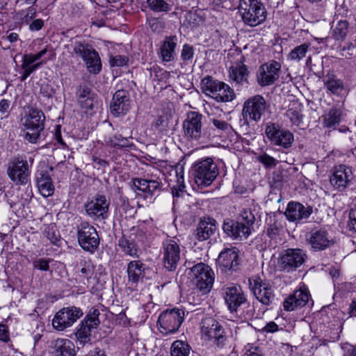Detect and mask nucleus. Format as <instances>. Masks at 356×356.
Masks as SVG:
<instances>
[{
    "mask_svg": "<svg viewBox=\"0 0 356 356\" xmlns=\"http://www.w3.org/2000/svg\"><path fill=\"white\" fill-rule=\"evenodd\" d=\"M72 56L81 57L85 62L90 73L98 74L102 69V63L98 53L88 44L81 42L75 39L67 45Z\"/></svg>",
    "mask_w": 356,
    "mask_h": 356,
    "instance_id": "1",
    "label": "nucleus"
},
{
    "mask_svg": "<svg viewBox=\"0 0 356 356\" xmlns=\"http://www.w3.org/2000/svg\"><path fill=\"white\" fill-rule=\"evenodd\" d=\"M239 11L243 22L257 26L266 19L267 12L260 0H240Z\"/></svg>",
    "mask_w": 356,
    "mask_h": 356,
    "instance_id": "2",
    "label": "nucleus"
},
{
    "mask_svg": "<svg viewBox=\"0 0 356 356\" xmlns=\"http://www.w3.org/2000/svg\"><path fill=\"white\" fill-rule=\"evenodd\" d=\"M202 91L218 102H231L234 98V90L223 82L211 76L204 77L201 82Z\"/></svg>",
    "mask_w": 356,
    "mask_h": 356,
    "instance_id": "3",
    "label": "nucleus"
},
{
    "mask_svg": "<svg viewBox=\"0 0 356 356\" xmlns=\"http://www.w3.org/2000/svg\"><path fill=\"white\" fill-rule=\"evenodd\" d=\"M193 175L198 186L210 185L218 175V169L211 158L198 161L193 166Z\"/></svg>",
    "mask_w": 356,
    "mask_h": 356,
    "instance_id": "4",
    "label": "nucleus"
},
{
    "mask_svg": "<svg viewBox=\"0 0 356 356\" xmlns=\"http://www.w3.org/2000/svg\"><path fill=\"white\" fill-rule=\"evenodd\" d=\"M190 276L200 291L204 293L210 291L214 282V273L210 266L198 263L191 268Z\"/></svg>",
    "mask_w": 356,
    "mask_h": 356,
    "instance_id": "5",
    "label": "nucleus"
},
{
    "mask_svg": "<svg viewBox=\"0 0 356 356\" xmlns=\"http://www.w3.org/2000/svg\"><path fill=\"white\" fill-rule=\"evenodd\" d=\"M45 116L41 110L31 108L25 118L24 127L26 129L25 138L31 143H35L44 129Z\"/></svg>",
    "mask_w": 356,
    "mask_h": 356,
    "instance_id": "6",
    "label": "nucleus"
},
{
    "mask_svg": "<svg viewBox=\"0 0 356 356\" xmlns=\"http://www.w3.org/2000/svg\"><path fill=\"white\" fill-rule=\"evenodd\" d=\"M79 245L86 251L93 253L99 247V238L96 229L88 222H81L77 227Z\"/></svg>",
    "mask_w": 356,
    "mask_h": 356,
    "instance_id": "7",
    "label": "nucleus"
},
{
    "mask_svg": "<svg viewBox=\"0 0 356 356\" xmlns=\"http://www.w3.org/2000/svg\"><path fill=\"white\" fill-rule=\"evenodd\" d=\"M162 261L169 271H175L181 259V249L179 243L174 238H168L162 244Z\"/></svg>",
    "mask_w": 356,
    "mask_h": 356,
    "instance_id": "8",
    "label": "nucleus"
},
{
    "mask_svg": "<svg viewBox=\"0 0 356 356\" xmlns=\"http://www.w3.org/2000/svg\"><path fill=\"white\" fill-rule=\"evenodd\" d=\"M265 134L271 144L284 149L291 147L294 136L288 129H282L278 124L269 122L266 124Z\"/></svg>",
    "mask_w": 356,
    "mask_h": 356,
    "instance_id": "9",
    "label": "nucleus"
},
{
    "mask_svg": "<svg viewBox=\"0 0 356 356\" xmlns=\"http://www.w3.org/2000/svg\"><path fill=\"white\" fill-rule=\"evenodd\" d=\"M184 312L179 309H172L163 312L158 320L159 330L163 334L175 332L184 320Z\"/></svg>",
    "mask_w": 356,
    "mask_h": 356,
    "instance_id": "10",
    "label": "nucleus"
},
{
    "mask_svg": "<svg viewBox=\"0 0 356 356\" xmlns=\"http://www.w3.org/2000/svg\"><path fill=\"white\" fill-rule=\"evenodd\" d=\"M83 314L82 310L76 307L63 308L55 314L52 325L54 329L63 331L71 327Z\"/></svg>",
    "mask_w": 356,
    "mask_h": 356,
    "instance_id": "11",
    "label": "nucleus"
},
{
    "mask_svg": "<svg viewBox=\"0 0 356 356\" xmlns=\"http://www.w3.org/2000/svg\"><path fill=\"white\" fill-rule=\"evenodd\" d=\"M250 288L255 298L263 305H269L275 300V293L268 282L260 277L249 279Z\"/></svg>",
    "mask_w": 356,
    "mask_h": 356,
    "instance_id": "12",
    "label": "nucleus"
},
{
    "mask_svg": "<svg viewBox=\"0 0 356 356\" xmlns=\"http://www.w3.org/2000/svg\"><path fill=\"white\" fill-rule=\"evenodd\" d=\"M201 332L202 337L206 339H213V343L218 346H223L226 339L222 325L211 317L204 318L202 321Z\"/></svg>",
    "mask_w": 356,
    "mask_h": 356,
    "instance_id": "13",
    "label": "nucleus"
},
{
    "mask_svg": "<svg viewBox=\"0 0 356 356\" xmlns=\"http://www.w3.org/2000/svg\"><path fill=\"white\" fill-rule=\"evenodd\" d=\"M307 257L305 252L302 249L285 250L280 257V266L287 272L295 270L305 263Z\"/></svg>",
    "mask_w": 356,
    "mask_h": 356,
    "instance_id": "14",
    "label": "nucleus"
},
{
    "mask_svg": "<svg viewBox=\"0 0 356 356\" xmlns=\"http://www.w3.org/2000/svg\"><path fill=\"white\" fill-rule=\"evenodd\" d=\"M109 204L104 195H97L85 204V210L91 218L104 220L107 218Z\"/></svg>",
    "mask_w": 356,
    "mask_h": 356,
    "instance_id": "15",
    "label": "nucleus"
},
{
    "mask_svg": "<svg viewBox=\"0 0 356 356\" xmlns=\"http://www.w3.org/2000/svg\"><path fill=\"white\" fill-rule=\"evenodd\" d=\"M99 310L92 308L81 321L76 332V337L81 343H85L90 341L91 330L96 328L99 324Z\"/></svg>",
    "mask_w": 356,
    "mask_h": 356,
    "instance_id": "16",
    "label": "nucleus"
},
{
    "mask_svg": "<svg viewBox=\"0 0 356 356\" xmlns=\"http://www.w3.org/2000/svg\"><path fill=\"white\" fill-rule=\"evenodd\" d=\"M202 114L196 111H190L183 122L184 135L191 140H199L202 136Z\"/></svg>",
    "mask_w": 356,
    "mask_h": 356,
    "instance_id": "17",
    "label": "nucleus"
},
{
    "mask_svg": "<svg viewBox=\"0 0 356 356\" xmlns=\"http://www.w3.org/2000/svg\"><path fill=\"white\" fill-rule=\"evenodd\" d=\"M217 264L222 273L231 274L239 264L238 250L235 247L225 248L219 254Z\"/></svg>",
    "mask_w": 356,
    "mask_h": 356,
    "instance_id": "18",
    "label": "nucleus"
},
{
    "mask_svg": "<svg viewBox=\"0 0 356 356\" xmlns=\"http://www.w3.org/2000/svg\"><path fill=\"white\" fill-rule=\"evenodd\" d=\"M266 109V102L264 98L257 95L245 102L243 108V114L251 120L258 122L261 119Z\"/></svg>",
    "mask_w": 356,
    "mask_h": 356,
    "instance_id": "19",
    "label": "nucleus"
},
{
    "mask_svg": "<svg viewBox=\"0 0 356 356\" xmlns=\"http://www.w3.org/2000/svg\"><path fill=\"white\" fill-rule=\"evenodd\" d=\"M307 241L312 248L321 251L332 246L335 241L332 236L325 229H314L307 235Z\"/></svg>",
    "mask_w": 356,
    "mask_h": 356,
    "instance_id": "20",
    "label": "nucleus"
},
{
    "mask_svg": "<svg viewBox=\"0 0 356 356\" xmlns=\"http://www.w3.org/2000/svg\"><path fill=\"white\" fill-rule=\"evenodd\" d=\"M281 65L276 61L266 63L260 66L257 72V81L261 86H269L279 78Z\"/></svg>",
    "mask_w": 356,
    "mask_h": 356,
    "instance_id": "21",
    "label": "nucleus"
},
{
    "mask_svg": "<svg viewBox=\"0 0 356 356\" xmlns=\"http://www.w3.org/2000/svg\"><path fill=\"white\" fill-rule=\"evenodd\" d=\"M353 177L350 168L345 165H339L335 168L330 181L335 189L342 191L349 186Z\"/></svg>",
    "mask_w": 356,
    "mask_h": 356,
    "instance_id": "22",
    "label": "nucleus"
},
{
    "mask_svg": "<svg viewBox=\"0 0 356 356\" xmlns=\"http://www.w3.org/2000/svg\"><path fill=\"white\" fill-rule=\"evenodd\" d=\"M8 175L16 184H26L29 176V166L26 161L17 160L10 162L8 165Z\"/></svg>",
    "mask_w": 356,
    "mask_h": 356,
    "instance_id": "23",
    "label": "nucleus"
},
{
    "mask_svg": "<svg viewBox=\"0 0 356 356\" xmlns=\"http://www.w3.org/2000/svg\"><path fill=\"white\" fill-rule=\"evenodd\" d=\"M130 108L129 92L124 90H118L113 95L111 102V113L115 117L126 114Z\"/></svg>",
    "mask_w": 356,
    "mask_h": 356,
    "instance_id": "24",
    "label": "nucleus"
},
{
    "mask_svg": "<svg viewBox=\"0 0 356 356\" xmlns=\"http://www.w3.org/2000/svg\"><path fill=\"white\" fill-rule=\"evenodd\" d=\"M224 298L229 309L236 312L246 302L245 294L239 286H229L224 289Z\"/></svg>",
    "mask_w": 356,
    "mask_h": 356,
    "instance_id": "25",
    "label": "nucleus"
},
{
    "mask_svg": "<svg viewBox=\"0 0 356 356\" xmlns=\"http://www.w3.org/2000/svg\"><path fill=\"white\" fill-rule=\"evenodd\" d=\"M310 297L308 289L303 286L294 291L283 302L286 311H293L299 307H304L309 301Z\"/></svg>",
    "mask_w": 356,
    "mask_h": 356,
    "instance_id": "26",
    "label": "nucleus"
},
{
    "mask_svg": "<svg viewBox=\"0 0 356 356\" xmlns=\"http://www.w3.org/2000/svg\"><path fill=\"white\" fill-rule=\"evenodd\" d=\"M224 232L233 239L247 238L252 232L248 225H245L238 221H233L230 220H225L222 225Z\"/></svg>",
    "mask_w": 356,
    "mask_h": 356,
    "instance_id": "27",
    "label": "nucleus"
},
{
    "mask_svg": "<svg viewBox=\"0 0 356 356\" xmlns=\"http://www.w3.org/2000/svg\"><path fill=\"white\" fill-rule=\"evenodd\" d=\"M53 169V167H47L45 169H40L36 173L37 186L40 194L44 197H49L54 192V186L49 175V172H52Z\"/></svg>",
    "mask_w": 356,
    "mask_h": 356,
    "instance_id": "28",
    "label": "nucleus"
},
{
    "mask_svg": "<svg viewBox=\"0 0 356 356\" xmlns=\"http://www.w3.org/2000/svg\"><path fill=\"white\" fill-rule=\"evenodd\" d=\"M312 211L313 209L310 206L305 207L299 202H291L288 204L285 216L291 222H300L308 218Z\"/></svg>",
    "mask_w": 356,
    "mask_h": 356,
    "instance_id": "29",
    "label": "nucleus"
},
{
    "mask_svg": "<svg viewBox=\"0 0 356 356\" xmlns=\"http://www.w3.org/2000/svg\"><path fill=\"white\" fill-rule=\"evenodd\" d=\"M216 231V220L211 218H204L198 223L195 230V236L199 241H204L210 238Z\"/></svg>",
    "mask_w": 356,
    "mask_h": 356,
    "instance_id": "30",
    "label": "nucleus"
},
{
    "mask_svg": "<svg viewBox=\"0 0 356 356\" xmlns=\"http://www.w3.org/2000/svg\"><path fill=\"white\" fill-rule=\"evenodd\" d=\"M323 84L330 95L339 97L346 92V87L343 80L334 74L325 75L323 78Z\"/></svg>",
    "mask_w": 356,
    "mask_h": 356,
    "instance_id": "31",
    "label": "nucleus"
},
{
    "mask_svg": "<svg viewBox=\"0 0 356 356\" xmlns=\"http://www.w3.org/2000/svg\"><path fill=\"white\" fill-rule=\"evenodd\" d=\"M52 356H75L73 343L67 339H57L51 343Z\"/></svg>",
    "mask_w": 356,
    "mask_h": 356,
    "instance_id": "32",
    "label": "nucleus"
},
{
    "mask_svg": "<svg viewBox=\"0 0 356 356\" xmlns=\"http://www.w3.org/2000/svg\"><path fill=\"white\" fill-rule=\"evenodd\" d=\"M342 117V110L336 106H332L322 116L323 126L329 129H335L340 124Z\"/></svg>",
    "mask_w": 356,
    "mask_h": 356,
    "instance_id": "33",
    "label": "nucleus"
},
{
    "mask_svg": "<svg viewBox=\"0 0 356 356\" xmlns=\"http://www.w3.org/2000/svg\"><path fill=\"white\" fill-rule=\"evenodd\" d=\"M177 46V38L175 36L165 38L163 40L159 52V57L163 62H169L175 56V47Z\"/></svg>",
    "mask_w": 356,
    "mask_h": 356,
    "instance_id": "34",
    "label": "nucleus"
},
{
    "mask_svg": "<svg viewBox=\"0 0 356 356\" xmlns=\"http://www.w3.org/2000/svg\"><path fill=\"white\" fill-rule=\"evenodd\" d=\"M128 281L136 284L143 278L145 273V265L139 260L130 261L127 265Z\"/></svg>",
    "mask_w": 356,
    "mask_h": 356,
    "instance_id": "35",
    "label": "nucleus"
},
{
    "mask_svg": "<svg viewBox=\"0 0 356 356\" xmlns=\"http://www.w3.org/2000/svg\"><path fill=\"white\" fill-rule=\"evenodd\" d=\"M77 99L81 106L87 110H92L95 103H96L95 95L87 87H83L79 90L77 94Z\"/></svg>",
    "mask_w": 356,
    "mask_h": 356,
    "instance_id": "36",
    "label": "nucleus"
},
{
    "mask_svg": "<svg viewBox=\"0 0 356 356\" xmlns=\"http://www.w3.org/2000/svg\"><path fill=\"white\" fill-rule=\"evenodd\" d=\"M248 76V72L246 66L241 63H236L230 67L229 76L236 83L246 81Z\"/></svg>",
    "mask_w": 356,
    "mask_h": 356,
    "instance_id": "37",
    "label": "nucleus"
},
{
    "mask_svg": "<svg viewBox=\"0 0 356 356\" xmlns=\"http://www.w3.org/2000/svg\"><path fill=\"white\" fill-rule=\"evenodd\" d=\"M302 106L299 103H293L289 106L286 115L290 119L292 124L298 126L302 120Z\"/></svg>",
    "mask_w": 356,
    "mask_h": 356,
    "instance_id": "38",
    "label": "nucleus"
},
{
    "mask_svg": "<svg viewBox=\"0 0 356 356\" xmlns=\"http://www.w3.org/2000/svg\"><path fill=\"white\" fill-rule=\"evenodd\" d=\"M118 245L126 254L138 257V250L135 243L131 239H129L125 234L119 239Z\"/></svg>",
    "mask_w": 356,
    "mask_h": 356,
    "instance_id": "39",
    "label": "nucleus"
},
{
    "mask_svg": "<svg viewBox=\"0 0 356 356\" xmlns=\"http://www.w3.org/2000/svg\"><path fill=\"white\" fill-rule=\"evenodd\" d=\"M348 32V22L346 20H339L332 28V35L335 40H343Z\"/></svg>",
    "mask_w": 356,
    "mask_h": 356,
    "instance_id": "40",
    "label": "nucleus"
},
{
    "mask_svg": "<svg viewBox=\"0 0 356 356\" xmlns=\"http://www.w3.org/2000/svg\"><path fill=\"white\" fill-rule=\"evenodd\" d=\"M310 47L309 43H303L293 49L288 55V59L292 61L299 62L306 56Z\"/></svg>",
    "mask_w": 356,
    "mask_h": 356,
    "instance_id": "41",
    "label": "nucleus"
},
{
    "mask_svg": "<svg viewBox=\"0 0 356 356\" xmlns=\"http://www.w3.org/2000/svg\"><path fill=\"white\" fill-rule=\"evenodd\" d=\"M106 143L113 147H125L131 145L130 138L122 137L120 134H114L109 136L106 140Z\"/></svg>",
    "mask_w": 356,
    "mask_h": 356,
    "instance_id": "42",
    "label": "nucleus"
},
{
    "mask_svg": "<svg viewBox=\"0 0 356 356\" xmlns=\"http://www.w3.org/2000/svg\"><path fill=\"white\" fill-rule=\"evenodd\" d=\"M171 356H188L190 346L182 341H176L171 346Z\"/></svg>",
    "mask_w": 356,
    "mask_h": 356,
    "instance_id": "43",
    "label": "nucleus"
},
{
    "mask_svg": "<svg viewBox=\"0 0 356 356\" xmlns=\"http://www.w3.org/2000/svg\"><path fill=\"white\" fill-rule=\"evenodd\" d=\"M155 179H152L151 177L148 179L147 190L146 193H148L151 195H152L156 191L160 190L161 187V176H162V174L159 170H155Z\"/></svg>",
    "mask_w": 356,
    "mask_h": 356,
    "instance_id": "44",
    "label": "nucleus"
},
{
    "mask_svg": "<svg viewBox=\"0 0 356 356\" xmlns=\"http://www.w3.org/2000/svg\"><path fill=\"white\" fill-rule=\"evenodd\" d=\"M211 123L216 128L218 135L229 133L232 131V127L226 121L217 118H213L210 120Z\"/></svg>",
    "mask_w": 356,
    "mask_h": 356,
    "instance_id": "45",
    "label": "nucleus"
},
{
    "mask_svg": "<svg viewBox=\"0 0 356 356\" xmlns=\"http://www.w3.org/2000/svg\"><path fill=\"white\" fill-rule=\"evenodd\" d=\"M147 3L156 13H166L170 10V6L164 0H147Z\"/></svg>",
    "mask_w": 356,
    "mask_h": 356,
    "instance_id": "46",
    "label": "nucleus"
},
{
    "mask_svg": "<svg viewBox=\"0 0 356 356\" xmlns=\"http://www.w3.org/2000/svg\"><path fill=\"white\" fill-rule=\"evenodd\" d=\"M44 63L45 61L44 60L35 63L34 65H29L22 62V69L23 70V74L21 76V80L25 81L34 71H35Z\"/></svg>",
    "mask_w": 356,
    "mask_h": 356,
    "instance_id": "47",
    "label": "nucleus"
},
{
    "mask_svg": "<svg viewBox=\"0 0 356 356\" xmlns=\"http://www.w3.org/2000/svg\"><path fill=\"white\" fill-rule=\"evenodd\" d=\"M44 235L52 244L56 245L59 241L60 236L53 225H49L45 228Z\"/></svg>",
    "mask_w": 356,
    "mask_h": 356,
    "instance_id": "48",
    "label": "nucleus"
},
{
    "mask_svg": "<svg viewBox=\"0 0 356 356\" xmlns=\"http://www.w3.org/2000/svg\"><path fill=\"white\" fill-rule=\"evenodd\" d=\"M254 220V216L250 210H244L241 213L237 221L242 222L245 225H248V227L252 229V225Z\"/></svg>",
    "mask_w": 356,
    "mask_h": 356,
    "instance_id": "49",
    "label": "nucleus"
},
{
    "mask_svg": "<svg viewBox=\"0 0 356 356\" xmlns=\"http://www.w3.org/2000/svg\"><path fill=\"white\" fill-rule=\"evenodd\" d=\"M177 177H178V172L176 170ZM185 188V186L184 184V175L183 174L180 176V177H177V185H175L172 187V194L173 197H179L181 193H184Z\"/></svg>",
    "mask_w": 356,
    "mask_h": 356,
    "instance_id": "50",
    "label": "nucleus"
},
{
    "mask_svg": "<svg viewBox=\"0 0 356 356\" xmlns=\"http://www.w3.org/2000/svg\"><path fill=\"white\" fill-rule=\"evenodd\" d=\"M147 24L149 28L154 32H160L164 28V22L159 18L152 17L148 19Z\"/></svg>",
    "mask_w": 356,
    "mask_h": 356,
    "instance_id": "51",
    "label": "nucleus"
},
{
    "mask_svg": "<svg viewBox=\"0 0 356 356\" xmlns=\"http://www.w3.org/2000/svg\"><path fill=\"white\" fill-rule=\"evenodd\" d=\"M149 179L135 178L132 179L134 188L144 193H147Z\"/></svg>",
    "mask_w": 356,
    "mask_h": 356,
    "instance_id": "52",
    "label": "nucleus"
},
{
    "mask_svg": "<svg viewBox=\"0 0 356 356\" xmlns=\"http://www.w3.org/2000/svg\"><path fill=\"white\" fill-rule=\"evenodd\" d=\"M194 51L193 48L188 45L184 44L181 50V57L184 62L191 60L193 58Z\"/></svg>",
    "mask_w": 356,
    "mask_h": 356,
    "instance_id": "53",
    "label": "nucleus"
},
{
    "mask_svg": "<svg viewBox=\"0 0 356 356\" xmlns=\"http://www.w3.org/2000/svg\"><path fill=\"white\" fill-rule=\"evenodd\" d=\"M80 272L84 277L87 279L91 277L94 272V268L90 260L84 261V264Z\"/></svg>",
    "mask_w": 356,
    "mask_h": 356,
    "instance_id": "54",
    "label": "nucleus"
},
{
    "mask_svg": "<svg viewBox=\"0 0 356 356\" xmlns=\"http://www.w3.org/2000/svg\"><path fill=\"white\" fill-rule=\"evenodd\" d=\"M258 160L259 162H261L262 164H264L265 166L271 168L273 166H275L276 165V160L273 157L266 154H264L259 156Z\"/></svg>",
    "mask_w": 356,
    "mask_h": 356,
    "instance_id": "55",
    "label": "nucleus"
},
{
    "mask_svg": "<svg viewBox=\"0 0 356 356\" xmlns=\"http://www.w3.org/2000/svg\"><path fill=\"white\" fill-rule=\"evenodd\" d=\"M109 62L111 66H123L126 64V58L123 56L118 55L111 57Z\"/></svg>",
    "mask_w": 356,
    "mask_h": 356,
    "instance_id": "56",
    "label": "nucleus"
},
{
    "mask_svg": "<svg viewBox=\"0 0 356 356\" xmlns=\"http://www.w3.org/2000/svg\"><path fill=\"white\" fill-rule=\"evenodd\" d=\"M33 266L35 268H38L41 270H48L49 268L48 261L44 259H40L34 261Z\"/></svg>",
    "mask_w": 356,
    "mask_h": 356,
    "instance_id": "57",
    "label": "nucleus"
},
{
    "mask_svg": "<svg viewBox=\"0 0 356 356\" xmlns=\"http://www.w3.org/2000/svg\"><path fill=\"white\" fill-rule=\"evenodd\" d=\"M37 15L36 9L32 6L29 7L27 10L26 13L24 16V22L26 24H29L30 22Z\"/></svg>",
    "mask_w": 356,
    "mask_h": 356,
    "instance_id": "58",
    "label": "nucleus"
},
{
    "mask_svg": "<svg viewBox=\"0 0 356 356\" xmlns=\"http://www.w3.org/2000/svg\"><path fill=\"white\" fill-rule=\"evenodd\" d=\"M40 92L47 97H51L54 93L55 90L48 84H42L40 88Z\"/></svg>",
    "mask_w": 356,
    "mask_h": 356,
    "instance_id": "59",
    "label": "nucleus"
},
{
    "mask_svg": "<svg viewBox=\"0 0 356 356\" xmlns=\"http://www.w3.org/2000/svg\"><path fill=\"white\" fill-rule=\"evenodd\" d=\"M348 227L350 229L356 232V209H352L349 214Z\"/></svg>",
    "mask_w": 356,
    "mask_h": 356,
    "instance_id": "60",
    "label": "nucleus"
},
{
    "mask_svg": "<svg viewBox=\"0 0 356 356\" xmlns=\"http://www.w3.org/2000/svg\"><path fill=\"white\" fill-rule=\"evenodd\" d=\"M44 26V22L41 19L33 20L29 24V29L32 31H38L40 30Z\"/></svg>",
    "mask_w": 356,
    "mask_h": 356,
    "instance_id": "61",
    "label": "nucleus"
},
{
    "mask_svg": "<svg viewBox=\"0 0 356 356\" xmlns=\"http://www.w3.org/2000/svg\"><path fill=\"white\" fill-rule=\"evenodd\" d=\"M343 356H356V346L346 344L343 347Z\"/></svg>",
    "mask_w": 356,
    "mask_h": 356,
    "instance_id": "62",
    "label": "nucleus"
},
{
    "mask_svg": "<svg viewBox=\"0 0 356 356\" xmlns=\"http://www.w3.org/2000/svg\"><path fill=\"white\" fill-rule=\"evenodd\" d=\"M9 335L6 325L0 324V340L4 342L9 341Z\"/></svg>",
    "mask_w": 356,
    "mask_h": 356,
    "instance_id": "63",
    "label": "nucleus"
},
{
    "mask_svg": "<svg viewBox=\"0 0 356 356\" xmlns=\"http://www.w3.org/2000/svg\"><path fill=\"white\" fill-rule=\"evenodd\" d=\"M245 356H262V353L258 347L252 346L246 351Z\"/></svg>",
    "mask_w": 356,
    "mask_h": 356,
    "instance_id": "64",
    "label": "nucleus"
}]
</instances>
